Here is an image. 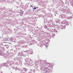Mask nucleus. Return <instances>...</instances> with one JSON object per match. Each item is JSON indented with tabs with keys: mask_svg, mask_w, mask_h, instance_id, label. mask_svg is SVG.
<instances>
[{
	"mask_svg": "<svg viewBox=\"0 0 73 73\" xmlns=\"http://www.w3.org/2000/svg\"><path fill=\"white\" fill-rule=\"evenodd\" d=\"M21 11L19 13V15L21 16H22L23 15V11L22 10H21Z\"/></svg>",
	"mask_w": 73,
	"mask_h": 73,
	"instance_id": "nucleus-1",
	"label": "nucleus"
},
{
	"mask_svg": "<svg viewBox=\"0 0 73 73\" xmlns=\"http://www.w3.org/2000/svg\"><path fill=\"white\" fill-rule=\"evenodd\" d=\"M36 9V7H34V9Z\"/></svg>",
	"mask_w": 73,
	"mask_h": 73,
	"instance_id": "nucleus-6",
	"label": "nucleus"
},
{
	"mask_svg": "<svg viewBox=\"0 0 73 73\" xmlns=\"http://www.w3.org/2000/svg\"><path fill=\"white\" fill-rule=\"evenodd\" d=\"M23 69L24 71H25V72H26L27 71V69L25 68H23Z\"/></svg>",
	"mask_w": 73,
	"mask_h": 73,
	"instance_id": "nucleus-2",
	"label": "nucleus"
},
{
	"mask_svg": "<svg viewBox=\"0 0 73 73\" xmlns=\"http://www.w3.org/2000/svg\"><path fill=\"white\" fill-rule=\"evenodd\" d=\"M45 45L46 47H48V44H45Z\"/></svg>",
	"mask_w": 73,
	"mask_h": 73,
	"instance_id": "nucleus-4",
	"label": "nucleus"
},
{
	"mask_svg": "<svg viewBox=\"0 0 73 73\" xmlns=\"http://www.w3.org/2000/svg\"><path fill=\"white\" fill-rule=\"evenodd\" d=\"M63 28V27H62V28Z\"/></svg>",
	"mask_w": 73,
	"mask_h": 73,
	"instance_id": "nucleus-9",
	"label": "nucleus"
},
{
	"mask_svg": "<svg viewBox=\"0 0 73 73\" xmlns=\"http://www.w3.org/2000/svg\"><path fill=\"white\" fill-rule=\"evenodd\" d=\"M61 27H63V26H62Z\"/></svg>",
	"mask_w": 73,
	"mask_h": 73,
	"instance_id": "nucleus-7",
	"label": "nucleus"
},
{
	"mask_svg": "<svg viewBox=\"0 0 73 73\" xmlns=\"http://www.w3.org/2000/svg\"><path fill=\"white\" fill-rule=\"evenodd\" d=\"M10 40H12L13 39V38L12 37H11L10 38Z\"/></svg>",
	"mask_w": 73,
	"mask_h": 73,
	"instance_id": "nucleus-5",
	"label": "nucleus"
},
{
	"mask_svg": "<svg viewBox=\"0 0 73 73\" xmlns=\"http://www.w3.org/2000/svg\"><path fill=\"white\" fill-rule=\"evenodd\" d=\"M30 60H31V59H30Z\"/></svg>",
	"mask_w": 73,
	"mask_h": 73,
	"instance_id": "nucleus-10",
	"label": "nucleus"
},
{
	"mask_svg": "<svg viewBox=\"0 0 73 73\" xmlns=\"http://www.w3.org/2000/svg\"><path fill=\"white\" fill-rule=\"evenodd\" d=\"M31 7H32L33 6H31Z\"/></svg>",
	"mask_w": 73,
	"mask_h": 73,
	"instance_id": "nucleus-8",
	"label": "nucleus"
},
{
	"mask_svg": "<svg viewBox=\"0 0 73 73\" xmlns=\"http://www.w3.org/2000/svg\"><path fill=\"white\" fill-rule=\"evenodd\" d=\"M4 40H5V41H7V40H8V38H5Z\"/></svg>",
	"mask_w": 73,
	"mask_h": 73,
	"instance_id": "nucleus-3",
	"label": "nucleus"
}]
</instances>
